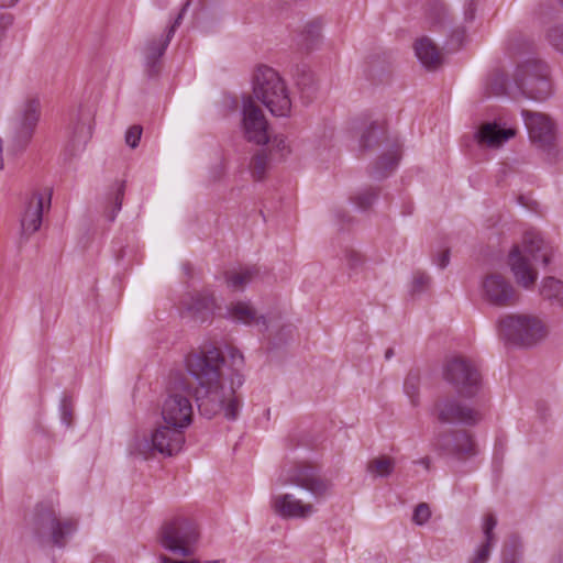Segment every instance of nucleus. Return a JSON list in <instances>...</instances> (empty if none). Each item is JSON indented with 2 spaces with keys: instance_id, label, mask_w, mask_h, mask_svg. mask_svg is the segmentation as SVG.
Segmentation results:
<instances>
[{
  "instance_id": "obj_30",
  "label": "nucleus",
  "mask_w": 563,
  "mask_h": 563,
  "mask_svg": "<svg viewBox=\"0 0 563 563\" xmlns=\"http://www.w3.org/2000/svg\"><path fill=\"white\" fill-rule=\"evenodd\" d=\"M541 296L555 303L563 306V283L554 277H545L540 288Z\"/></svg>"
},
{
  "instance_id": "obj_58",
  "label": "nucleus",
  "mask_w": 563,
  "mask_h": 563,
  "mask_svg": "<svg viewBox=\"0 0 563 563\" xmlns=\"http://www.w3.org/2000/svg\"><path fill=\"white\" fill-rule=\"evenodd\" d=\"M560 563H563V556H562V558H560Z\"/></svg>"
},
{
  "instance_id": "obj_27",
  "label": "nucleus",
  "mask_w": 563,
  "mask_h": 563,
  "mask_svg": "<svg viewBox=\"0 0 563 563\" xmlns=\"http://www.w3.org/2000/svg\"><path fill=\"white\" fill-rule=\"evenodd\" d=\"M214 307L216 299L213 294L208 290H203L191 297L187 308L201 321H205L212 313Z\"/></svg>"
},
{
  "instance_id": "obj_4",
  "label": "nucleus",
  "mask_w": 563,
  "mask_h": 563,
  "mask_svg": "<svg viewBox=\"0 0 563 563\" xmlns=\"http://www.w3.org/2000/svg\"><path fill=\"white\" fill-rule=\"evenodd\" d=\"M253 93L275 117H287L291 110V100L285 81L268 66H260L253 79Z\"/></svg>"
},
{
  "instance_id": "obj_5",
  "label": "nucleus",
  "mask_w": 563,
  "mask_h": 563,
  "mask_svg": "<svg viewBox=\"0 0 563 563\" xmlns=\"http://www.w3.org/2000/svg\"><path fill=\"white\" fill-rule=\"evenodd\" d=\"M515 98L518 96L545 101L552 95L549 66L539 59H528L519 64L514 74Z\"/></svg>"
},
{
  "instance_id": "obj_47",
  "label": "nucleus",
  "mask_w": 563,
  "mask_h": 563,
  "mask_svg": "<svg viewBox=\"0 0 563 563\" xmlns=\"http://www.w3.org/2000/svg\"><path fill=\"white\" fill-rule=\"evenodd\" d=\"M345 258H346L350 269H356L363 263L362 255L354 250H347L345 252Z\"/></svg>"
},
{
  "instance_id": "obj_45",
  "label": "nucleus",
  "mask_w": 563,
  "mask_h": 563,
  "mask_svg": "<svg viewBox=\"0 0 563 563\" xmlns=\"http://www.w3.org/2000/svg\"><path fill=\"white\" fill-rule=\"evenodd\" d=\"M141 135H142V126L132 125L125 133V143L131 148H135L139 145Z\"/></svg>"
},
{
  "instance_id": "obj_34",
  "label": "nucleus",
  "mask_w": 563,
  "mask_h": 563,
  "mask_svg": "<svg viewBox=\"0 0 563 563\" xmlns=\"http://www.w3.org/2000/svg\"><path fill=\"white\" fill-rule=\"evenodd\" d=\"M385 135L383 125L373 122L362 134L360 145L363 150H371L376 146L379 140Z\"/></svg>"
},
{
  "instance_id": "obj_12",
  "label": "nucleus",
  "mask_w": 563,
  "mask_h": 563,
  "mask_svg": "<svg viewBox=\"0 0 563 563\" xmlns=\"http://www.w3.org/2000/svg\"><path fill=\"white\" fill-rule=\"evenodd\" d=\"M199 533L194 522L177 518L166 522L161 529V544L172 553L180 556L194 554V544Z\"/></svg>"
},
{
  "instance_id": "obj_35",
  "label": "nucleus",
  "mask_w": 563,
  "mask_h": 563,
  "mask_svg": "<svg viewBox=\"0 0 563 563\" xmlns=\"http://www.w3.org/2000/svg\"><path fill=\"white\" fill-rule=\"evenodd\" d=\"M419 373L410 371L405 379L404 390L406 395L410 398L411 405L415 407L418 406L419 404Z\"/></svg>"
},
{
  "instance_id": "obj_32",
  "label": "nucleus",
  "mask_w": 563,
  "mask_h": 563,
  "mask_svg": "<svg viewBox=\"0 0 563 563\" xmlns=\"http://www.w3.org/2000/svg\"><path fill=\"white\" fill-rule=\"evenodd\" d=\"M322 23L319 19L308 22L301 33V45L311 51L319 43L321 37Z\"/></svg>"
},
{
  "instance_id": "obj_7",
  "label": "nucleus",
  "mask_w": 563,
  "mask_h": 563,
  "mask_svg": "<svg viewBox=\"0 0 563 563\" xmlns=\"http://www.w3.org/2000/svg\"><path fill=\"white\" fill-rule=\"evenodd\" d=\"M190 386L180 373L170 376L167 397L162 406V418L165 423L186 429L191 423L192 405L189 399Z\"/></svg>"
},
{
  "instance_id": "obj_23",
  "label": "nucleus",
  "mask_w": 563,
  "mask_h": 563,
  "mask_svg": "<svg viewBox=\"0 0 563 563\" xmlns=\"http://www.w3.org/2000/svg\"><path fill=\"white\" fill-rule=\"evenodd\" d=\"M413 48L417 58L428 70H435L442 65L443 55L431 38L427 36L418 38Z\"/></svg>"
},
{
  "instance_id": "obj_42",
  "label": "nucleus",
  "mask_w": 563,
  "mask_h": 563,
  "mask_svg": "<svg viewBox=\"0 0 563 563\" xmlns=\"http://www.w3.org/2000/svg\"><path fill=\"white\" fill-rule=\"evenodd\" d=\"M124 190H125L124 183L118 184L114 196H113V209L108 213V219L110 221H114L117 213L121 210Z\"/></svg>"
},
{
  "instance_id": "obj_51",
  "label": "nucleus",
  "mask_w": 563,
  "mask_h": 563,
  "mask_svg": "<svg viewBox=\"0 0 563 563\" xmlns=\"http://www.w3.org/2000/svg\"><path fill=\"white\" fill-rule=\"evenodd\" d=\"M161 562L162 563H199L198 561H176V560H173L165 555L161 556Z\"/></svg>"
},
{
  "instance_id": "obj_13",
  "label": "nucleus",
  "mask_w": 563,
  "mask_h": 563,
  "mask_svg": "<svg viewBox=\"0 0 563 563\" xmlns=\"http://www.w3.org/2000/svg\"><path fill=\"white\" fill-rule=\"evenodd\" d=\"M521 115L531 142L543 151L549 162H555L560 153L555 144V126L551 119L543 113L529 110H522Z\"/></svg>"
},
{
  "instance_id": "obj_29",
  "label": "nucleus",
  "mask_w": 563,
  "mask_h": 563,
  "mask_svg": "<svg viewBox=\"0 0 563 563\" xmlns=\"http://www.w3.org/2000/svg\"><path fill=\"white\" fill-rule=\"evenodd\" d=\"M294 77L301 93L308 99L312 98L317 91V80L310 67L305 64L297 65Z\"/></svg>"
},
{
  "instance_id": "obj_10",
  "label": "nucleus",
  "mask_w": 563,
  "mask_h": 563,
  "mask_svg": "<svg viewBox=\"0 0 563 563\" xmlns=\"http://www.w3.org/2000/svg\"><path fill=\"white\" fill-rule=\"evenodd\" d=\"M41 115V102L36 96H29L20 106L16 115L10 122L11 145L13 152L23 151L30 143Z\"/></svg>"
},
{
  "instance_id": "obj_28",
  "label": "nucleus",
  "mask_w": 563,
  "mask_h": 563,
  "mask_svg": "<svg viewBox=\"0 0 563 563\" xmlns=\"http://www.w3.org/2000/svg\"><path fill=\"white\" fill-rule=\"evenodd\" d=\"M92 134V123L90 113H80L78 122L76 123L73 135L71 146L74 151H79L85 147Z\"/></svg>"
},
{
  "instance_id": "obj_11",
  "label": "nucleus",
  "mask_w": 563,
  "mask_h": 563,
  "mask_svg": "<svg viewBox=\"0 0 563 563\" xmlns=\"http://www.w3.org/2000/svg\"><path fill=\"white\" fill-rule=\"evenodd\" d=\"M444 378L460 396L472 398L476 396L482 385L477 365L470 358L454 356L444 365Z\"/></svg>"
},
{
  "instance_id": "obj_24",
  "label": "nucleus",
  "mask_w": 563,
  "mask_h": 563,
  "mask_svg": "<svg viewBox=\"0 0 563 563\" xmlns=\"http://www.w3.org/2000/svg\"><path fill=\"white\" fill-rule=\"evenodd\" d=\"M485 93L488 97L508 96L515 98L514 81L510 82L505 71L496 68L487 76Z\"/></svg>"
},
{
  "instance_id": "obj_20",
  "label": "nucleus",
  "mask_w": 563,
  "mask_h": 563,
  "mask_svg": "<svg viewBox=\"0 0 563 563\" xmlns=\"http://www.w3.org/2000/svg\"><path fill=\"white\" fill-rule=\"evenodd\" d=\"M515 134L516 130L514 128H505L497 122H485L476 132V139L481 145L499 147L506 141L514 137Z\"/></svg>"
},
{
  "instance_id": "obj_56",
  "label": "nucleus",
  "mask_w": 563,
  "mask_h": 563,
  "mask_svg": "<svg viewBox=\"0 0 563 563\" xmlns=\"http://www.w3.org/2000/svg\"><path fill=\"white\" fill-rule=\"evenodd\" d=\"M205 563H222L221 561H212V562H205Z\"/></svg>"
},
{
  "instance_id": "obj_18",
  "label": "nucleus",
  "mask_w": 563,
  "mask_h": 563,
  "mask_svg": "<svg viewBox=\"0 0 563 563\" xmlns=\"http://www.w3.org/2000/svg\"><path fill=\"white\" fill-rule=\"evenodd\" d=\"M438 419L444 423L460 422L474 426L481 420L477 411L455 398H444L435 404Z\"/></svg>"
},
{
  "instance_id": "obj_17",
  "label": "nucleus",
  "mask_w": 563,
  "mask_h": 563,
  "mask_svg": "<svg viewBox=\"0 0 563 563\" xmlns=\"http://www.w3.org/2000/svg\"><path fill=\"white\" fill-rule=\"evenodd\" d=\"M172 41L166 33L148 37L142 47L144 71L147 77H156L163 66V56Z\"/></svg>"
},
{
  "instance_id": "obj_3",
  "label": "nucleus",
  "mask_w": 563,
  "mask_h": 563,
  "mask_svg": "<svg viewBox=\"0 0 563 563\" xmlns=\"http://www.w3.org/2000/svg\"><path fill=\"white\" fill-rule=\"evenodd\" d=\"M76 521L71 518L62 519L52 504L41 503L35 507L32 532L38 545L64 548L67 538L76 531Z\"/></svg>"
},
{
  "instance_id": "obj_40",
  "label": "nucleus",
  "mask_w": 563,
  "mask_h": 563,
  "mask_svg": "<svg viewBox=\"0 0 563 563\" xmlns=\"http://www.w3.org/2000/svg\"><path fill=\"white\" fill-rule=\"evenodd\" d=\"M289 153L288 145L282 136H275L272 140L271 157L273 159L282 161Z\"/></svg>"
},
{
  "instance_id": "obj_8",
  "label": "nucleus",
  "mask_w": 563,
  "mask_h": 563,
  "mask_svg": "<svg viewBox=\"0 0 563 563\" xmlns=\"http://www.w3.org/2000/svg\"><path fill=\"white\" fill-rule=\"evenodd\" d=\"M184 443V429L164 422L151 433L150 438L136 437L131 444L130 452L145 460L154 452L172 456L181 450Z\"/></svg>"
},
{
  "instance_id": "obj_33",
  "label": "nucleus",
  "mask_w": 563,
  "mask_h": 563,
  "mask_svg": "<svg viewBox=\"0 0 563 563\" xmlns=\"http://www.w3.org/2000/svg\"><path fill=\"white\" fill-rule=\"evenodd\" d=\"M394 467V459L383 455L369 461L367 463L366 470L373 476L387 477L393 473Z\"/></svg>"
},
{
  "instance_id": "obj_9",
  "label": "nucleus",
  "mask_w": 563,
  "mask_h": 563,
  "mask_svg": "<svg viewBox=\"0 0 563 563\" xmlns=\"http://www.w3.org/2000/svg\"><path fill=\"white\" fill-rule=\"evenodd\" d=\"M277 484L299 487L317 500L327 497L332 488V482L321 476L317 466L303 462L284 467L277 478Z\"/></svg>"
},
{
  "instance_id": "obj_22",
  "label": "nucleus",
  "mask_w": 563,
  "mask_h": 563,
  "mask_svg": "<svg viewBox=\"0 0 563 563\" xmlns=\"http://www.w3.org/2000/svg\"><path fill=\"white\" fill-rule=\"evenodd\" d=\"M401 158V145L397 140L389 143L388 148L375 162L371 169V176L375 179H384L391 174Z\"/></svg>"
},
{
  "instance_id": "obj_2",
  "label": "nucleus",
  "mask_w": 563,
  "mask_h": 563,
  "mask_svg": "<svg viewBox=\"0 0 563 563\" xmlns=\"http://www.w3.org/2000/svg\"><path fill=\"white\" fill-rule=\"evenodd\" d=\"M531 260L542 261L544 265L551 262V251L544 245L539 232L526 231L522 239V249L514 246L509 253L508 263L517 283L530 288L538 278V272L532 267Z\"/></svg>"
},
{
  "instance_id": "obj_1",
  "label": "nucleus",
  "mask_w": 563,
  "mask_h": 563,
  "mask_svg": "<svg viewBox=\"0 0 563 563\" xmlns=\"http://www.w3.org/2000/svg\"><path fill=\"white\" fill-rule=\"evenodd\" d=\"M243 354L236 349H230V364L214 346L187 355L186 368L198 385L195 399L201 416L211 419L223 412L229 420L238 418L240 401L235 389L243 384Z\"/></svg>"
},
{
  "instance_id": "obj_52",
  "label": "nucleus",
  "mask_w": 563,
  "mask_h": 563,
  "mask_svg": "<svg viewBox=\"0 0 563 563\" xmlns=\"http://www.w3.org/2000/svg\"><path fill=\"white\" fill-rule=\"evenodd\" d=\"M19 0H0V9L13 7Z\"/></svg>"
},
{
  "instance_id": "obj_44",
  "label": "nucleus",
  "mask_w": 563,
  "mask_h": 563,
  "mask_svg": "<svg viewBox=\"0 0 563 563\" xmlns=\"http://www.w3.org/2000/svg\"><path fill=\"white\" fill-rule=\"evenodd\" d=\"M431 282V277L424 272H417L413 276L411 292L417 294L423 291Z\"/></svg>"
},
{
  "instance_id": "obj_25",
  "label": "nucleus",
  "mask_w": 563,
  "mask_h": 563,
  "mask_svg": "<svg viewBox=\"0 0 563 563\" xmlns=\"http://www.w3.org/2000/svg\"><path fill=\"white\" fill-rule=\"evenodd\" d=\"M497 526V519L493 514L486 515L483 523L484 541L478 547L471 563H486L490 555L492 547L495 542L494 529Z\"/></svg>"
},
{
  "instance_id": "obj_26",
  "label": "nucleus",
  "mask_w": 563,
  "mask_h": 563,
  "mask_svg": "<svg viewBox=\"0 0 563 563\" xmlns=\"http://www.w3.org/2000/svg\"><path fill=\"white\" fill-rule=\"evenodd\" d=\"M44 210V198L42 195L36 194L33 196L22 219L21 225L25 233L32 234L36 232L42 224Z\"/></svg>"
},
{
  "instance_id": "obj_39",
  "label": "nucleus",
  "mask_w": 563,
  "mask_h": 563,
  "mask_svg": "<svg viewBox=\"0 0 563 563\" xmlns=\"http://www.w3.org/2000/svg\"><path fill=\"white\" fill-rule=\"evenodd\" d=\"M377 196H378L377 190L374 188H369V189H366V190L360 192L354 198V202L358 209L366 210L373 205V202L376 200Z\"/></svg>"
},
{
  "instance_id": "obj_31",
  "label": "nucleus",
  "mask_w": 563,
  "mask_h": 563,
  "mask_svg": "<svg viewBox=\"0 0 563 563\" xmlns=\"http://www.w3.org/2000/svg\"><path fill=\"white\" fill-rule=\"evenodd\" d=\"M257 274L258 269L255 267H247L241 272H227L225 283L229 288L233 290H241L251 283Z\"/></svg>"
},
{
  "instance_id": "obj_16",
  "label": "nucleus",
  "mask_w": 563,
  "mask_h": 563,
  "mask_svg": "<svg viewBox=\"0 0 563 563\" xmlns=\"http://www.w3.org/2000/svg\"><path fill=\"white\" fill-rule=\"evenodd\" d=\"M438 446L444 454L457 460H465L476 454L475 442L465 430H455L440 435Z\"/></svg>"
},
{
  "instance_id": "obj_48",
  "label": "nucleus",
  "mask_w": 563,
  "mask_h": 563,
  "mask_svg": "<svg viewBox=\"0 0 563 563\" xmlns=\"http://www.w3.org/2000/svg\"><path fill=\"white\" fill-rule=\"evenodd\" d=\"M475 12H476V8H475L473 0H468L467 4L465 7V10H464L465 21L473 22L475 19Z\"/></svg>"
},
{
  "instance_id": "obj_57",
  "label": "nucleus",
  "mask_w": 563,
  "mask_h": 563,
  "mask_svg": "<svg viewBox=\"0 0 563 563\" xmlns=\"http://www.w3.org/2000/svg\"><path fill=\"white\" fill-rule=\"evenodd\" d=\"M47 203L49 205L51 203V195L48 196L47 198Z\"/></svg>"
},
{
  "instance_id": "obj_43",
  "label": "nucleus",
  "mask_w": 563,
  "mask_h": 563,
  "mask_svg": "<svg viewBox=\"0 0 563 563\" xmlns=\"http://www.w3.org/2000/svg\"><path fill=\"white\" fill-rule=\"evenodd\" d=\"M431 516V510L428 504L421 503L419 504L412 515V520L416 525L422 526L424 525Z\"/></svg>"
},
{
  "instance_id": "obj_59",
  "label": "nucleus",
  "mask_w": 563,
  "mask_h": 563,
  "mask_svg": "<svg viewBox=\"0 0 563 563\" xmlns=\"http://www.w3.org/2000/svg\"><path fill=\"white\" fill-rule=\"evenodd\" d=\"M562 4H563V0H561Z\"/></svg>"
},
{
  "instance_id": "obj_15",
  "label": "nucleus",
  "mask_w": 563,
  "mask_h": 563,
  "mask_svg": "<svg viewBox=\"0 0 563 563\" xmlns=\"http://www.w3.org/2000/svg\"><path fill=\"white\" fill-rule=\"evenodd\" d=\"M243 129L247 141L256 144L271 142L268 123L262 109L250 96L243 97Z\"/></svg>"
},
{
  "instance_id": "obj_46",
  "label": "nucleus",
  "mask_w": 563,
  "mask_h": 563,
  "mask_svg": "<svg viewBox=\"0 0 563 563\" xmlns=\"http://www.w3.org/2000/svg\"><path fill=\"white\" fill-rule=\"evenodd\" d=\"M190 4H191L190 0H187L184 3V5H183L180 12L178 13V15L176 16L175 21L173 22V24L170 26L167 27V30L164 33H166L168 36H170L173 38L177 27L181 24L184 15L187 12Z\"/></svg>"
},
{
  "instance_id": "obj_37",
  "label": "nucleus",
  "mask_w": 563,
  "mask_h": 563,
  "mask_svg": "<svg viewBox=\"0 0 563 563\" xmlns=\"http://www.w3.org/2000/svg\"><path fill=\"white\" fill-rule=\"evenodd\" d=\"M428 19L432 25H442L446 19V11L444 4L440 0H434L430 3Z\"/></svg>"
},
{
  "instance_id": "obj_49",
  "label": "nucleus",
  "mask_w": 563,
  "mask_h": 563,
  "mask_svg": "<svg viewBox=\"0 0 563 563\" xmlns=\"http://www.w3.org/2000/svg\"><path fill=\"white\" fill-rule=\"evenodd\" d=\"M465 35V30L463 27H457L451 33V41L455 46H460L462 44L463 37Z\"/></svg>"
},
{
  "instance_id": "obj_54",
  "label": "nucleus",
  "mask_w": 563,
  "mask_h": 563,
  "mask_svg": "<svg viewBox=\"0 0 563 563\" xmlns=\"http://www.w3.org/2000/svg\"><path fill=\"white\" fill-rule=\"evenodd\" d=\"M394 356V350L391 347L387 349L385 352V358L390 360Z\"/></svg>"
},
{
  "instance_id": "obj_41",
  "label": "nucleus",
  "mask_w": 563,
  "mask_h": 563,
  "mask_svg": "<svg viewBox=\"0 0 563 563\" xmlns=\"http://www.w3.org/2000/svg\"><path fill=\"white\" fill-rule=\"evenodd\" d=\"M60 419L62 422L67 427H71L73 424V404L68 397H63L59 405Z\"/></svg>"
},
{
  "instance_id": "obj_21",
  "label": "nucleus",
  "mask_w": 563,
  "mask_h": 563,
  "mask_svg": "<svg viewBox=\"0 0 563 563\" xmlns=\"http://www.w3.org/2000/svg\"><path fill=\"white\" fill-rule=\"evenodd\" d=\"M224 317L233 322L245 325L262 324L264 330L268 325L264 316H258L254 307L246 301H235L227 306Z\"/></svg>"
},
{
  "instance_id": "obj_6",
  "label": "nucleus",
  "mask_w": 563,
  "mask_h": 563,
  "mask_svg": "<svg viewBox=\"0 0 563 563\" xmlns=\"http://www.w3.org/2000/svg\"><path fill=\"white\" fill-rule=\"evenodd\" d=\"M497 328L500 339L525 347L537 344L547 335L543 322L530 314H505L499 318Z\"/></svg>"
},
{
  "instance_id": "obj_36",
  "label": "nucleus",
  "mask_w": 563,
  "mask_h": 563,
  "mask_svg": "<svg viewBox=\"0 0 563 563\" xmlns=\"http://www.w3.org/2000/svg\"><path fill=\"white\" fill-rule=\"evenodd\" d=\"M268 161L269 157L264 151L253 156L251 162V172L256 180H261L264 177L268 166Z\"/></svg>"
},
{
  "instance_id": "obj_38",
  "label": "nucleus",
  "mask_w": 563,
  "mask_h": 563,
  "mask_svg": "<svg viewBox=\"0 0 563 563\" xmlns=\"http://www.w3.org/2000/svg\"><path fill=\"white\" fill-rule=\"evenodd\" d=\"M545 37L554 49L563 54V24H555L549 27Z\"/></svg>"
},
{
  "instance_id": "obj_53",
  "label": "nucleus",
  "mask_w": 563,
  "mask_h": 563,
  "mask_svg": "<svg viewBox=\"0 0 563 563\" xmlns=\"http://www.w3.org/2000/svg\"><path fill=\"white\" fill-rule=\"evenodd\" d=\"M3 168V146H2V140L0 139V169Z\"/></svg>"
},
{
  "instance_id": "obj_19",
  "label": "nucleus",
  "mask_w": 563,
  "mask_h": 563,
  "mask_svg": "<svg viewBox=\"0 0 563 563\" xmlns=\"http://www.w3.org/2000/svg\"><path fill=\"white\" fill-rule=\"evenodd\" d=\"M273 511L283 519H306L316 512L311 503H303L292 494L274 495L271 499Z\"/></svg>"
},
{
  "instance_id": "obj_50",
  "label": "nucleus",
  "mask_w": 563,
  "mask_h": 563,
  "mask_svg": "<svg viewBox=\"0 0 563 563\" xmlns=\"http://www.w3.org/2000/svg\"><path fill=\"white\" fill-rule=\"evenodd\" d=\"M435 262H437L438 266H439L441 269L445 268V267L449 265V263H450V251H449V250H444V251H442V252L438 255V257H437V261H435Z\"/></svg>"
},
{
  "instance_id": "obj_55",
  "label": "nucleus",
  "mask_w": 563,
  "mask_h": 563,
  "mask_svg": "<svg viewBox=\"0 0 563 563\" xmlns=\"http://www.w3.org/2000/svg\"><path fill=\"white\" fill-rule=\"evenodd\" d=\"M420 463L422 465H424L426 468H429V465H430V459L429 457H423L420 460Z\"/></svg>"
},
{
  "instance_id": "obj_14",
  "label": "nucleus",
  "mask_w": 563,
  "mask_h": 563,
  "mask_svg": "<svg viewBox=\"0 0 563 563\" xmlns=\"http://www.w3.org/2000/svg\"><path fill=\"white\" fill-rule=\"evenodd\" d=\"M482 300L495 308H507L518 303L519 292L511 282L499 273H489L479 285Z\"/></svg>"
}]
</instances>
